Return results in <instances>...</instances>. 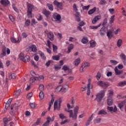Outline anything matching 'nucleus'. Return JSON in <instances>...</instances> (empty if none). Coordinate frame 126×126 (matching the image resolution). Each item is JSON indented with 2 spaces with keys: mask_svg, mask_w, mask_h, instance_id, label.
<instances>
[{
  "mask_svg": "<svg viewBox=\"0 0 126 126\" xmlns=\"http://www.w3.org/2000/svg\"><path fill=\"white\" fill-rule=\"evenodd\" d=\"M65 112L69 113V118L70 119H72V120H76L77 119V115L78 114V111H79V106H76L74 108V113L73 110L71 109H65Z\"/></svg>",
  "mask_w": 126,
  "mask_h": 126,
  "instance_id": "nucleus-1",
  "label": "nucleus"
},
{
  "mask_svg": "<svg viewBox=\"0 0 126 126\" xmlns=\"http://www.w3.org/2000/svg\"><path fill=\"white\" fill-rule=\"evenodd\" d=\"M105 90H101L99 93L96 94L95 100H96L98 103H100V102L102 101V99L104 98V96H105Z\"/></svg>",
  "mask_w": 126,
  "mask_h": 126,
  "instance_id": "nucleus-2",
  "label": "nucleus"
},
{
  "mask_svg": "<svg viewBox=\"0 0 126 126\" xmlns=\"http://www.w3.org/2000/svg\"><path fill=\"white\" fill-rule=\"evenodd\" d=\"M63 102V98H60L59 100H56L54 104V110H57L60 111L61 110V104Z\"/></svg>",
  "mask_w": 126,
  "mask_h": 126,
  "instance_id": "nucleus-3",
  "label": "nucleus"
},
{
  "mask_svg": "<svg viewBox=\"0 0 126 126\" xmlns=\"http://www.w3.org/2000/svg\"><path fill=\"white\" fill-rule=\"evenodd\" d=\"M34 8V5L32 4H28L27 16L29 18H32V9Z\"/></svg>",
  "mask_w": 126,
  "mask_h": 126,
  "instance_id": "nucleus-4",
  "label": "nucleus"
},
{
  "mask_svg": "<svg viewBox=\"0 0 126 126\" xmlns=\"http://www.w3.org/2000/svg\"><path fill=\"white\" fill-rule=\"evenodd\" d=\"M90 65V63L89 62H85L82 63L81 67L80 68V72H83L84 70L87 67H88Z\"/></svg>",
  "mask_w": 126,
  "mask_h": 126,
  "instance_id": "nucleus-5",
  "label": "nucleus"
},
{
  "mask_svg": "<svg viewBox=\"0 0 126 126\" xmlns=\"http://www.w3.org/2000/svg\"><path fill=\"white\" fill-rule=\"evenodd\" d=\"M62 19V16L59 14H54L52 16V21H60Z\"/></svg>",
  "mask_w": 126,
  "mask_h": 126,
  "instance_id": "nucleus-6",
  "label": "nucleus"
},
{
  "mask_svg": "<svg viewBox=\"0 0 126 126\" xmlns=\"http://www.w3.org/2000/svg\"><path fill=\"white\" fill-rule=\"evenodd\" d=\"M46 120V122L43 124V126H48L49 125H50V122H54L55 116H53L51 118V117H48Z\"/></svg>",
  "mask_w": 126,
  "mask_h": 126,
  "instance_id": "nucleus-7",
  "label": "nucleus"
},
{
  "mask_svg": "<svg viewBox=\"0 0 126 126\" xmlns=\"http://www.w3.org/2000/svg\"><path fill=\"white\" fill-rule=\"evenodd\" d=\"M53 4L58 7V8H59L60 9L62 10L63 9V3L60 2L58 1L57 0H55L53 2Z\"/></svg>",
  "mask_w": 126,
  "mask_h": 126,
  "instance_id": "nucleus-8",
  "label": "nucleus"
},
{
  "mask_svg": "<svg viewBox=\"0 0 126 126\" xmlns=\"http://www.w3.org/2000/svg\"><path fill=\"white\" fill-rule=\"evenodd\" d=\"M97 85H99V86H100L101 87H103V88H107V87H108V84L102 81H98L97 83Z\"/></svg>",
  "mask_w": 126,
  "mask_h": 126,
  "instance_id": "nucleus-9",
  "label": "nucleus"
},
{
  "mask_svg": "<svg viewBox=\"0 0 126 126\" xmlns=\"http://www.w3.org/2000/svg\"><path fill=\"white\" fill-rule=\"evenodd\" d=\"M107 110L109 111V112H113V113H116L118 111V108L116 106H115L114 107L107 106Z\"/></svg>",
  "mask_w": 126,
  "mask_h": 126,
  "instance_id": "nucleus-10",
  "label": "nucleus"
},
{
  "mask_svg": "<svg viewBox=\"0 0 126 126\" xmlns=\"http://www.w3.org/2000/svg\"><path fill=\"white\" fill-rule=\"evenodd\" d=\"M120 57L124 63V65H126V56L124 53L120 54Z\"/></svg>",
  "mask_w": 126,
  "mask_h": 126,
  "instance_id": "nucleus-11",
  "label": "nucleus"
},
{
  "mask_svg": "<svg viewBox=\"0 0 126 126\" xmlns=\"http://www.w3.org/2000/svg\"><path fill=\"white\" fill-rule=\"evenodd\" d=\"M11 41L12 43H14V44H18V43H20V41H21V37L18 36L17 40H16L15 38L11 37Z\"/></svg>",
  "mask_w": 126,
  "mask_h": 126,
  "instance_id": "nucleus-12",
  "label": "nucleus"
},
{
  "mask_svg": "<svg viewBox=\"0 0 126 126\" xmlns=\"http://www.w3.org/2000/svg\"><path fill=\"white\" fill-rule=\"evenodd\" d=\"M99 34L100 36H104L106 34V28L105 26L102 27L99 30Z\"/></svg>",
  "mask_w": 126,
  "mask_h": 126,
  "instance_id": "nucleus-13",
  "label": "nucleus"
},
{
  "mask_svg": "<svg viewBox=\"0 0 126 126\" xmlns=\"http://www.w3.org/2000/svg\"><path fill=\"white\" fill-rule=\"evenodd\" d=\"M47 37L50 40V41H54V38L55 36L54 35V33L52 32H49L47 34Z\"/></svg>",
  "mask_w": 126,
  "mask_h": 126,
  "instance_id": "nucleus-14",
  "label": "nucleus"
},
{
  "mask_svg": "<svg viewBox=\"0 0 126 126\" xmlns=\"http://www.w3.org/2000/svg\"><path fill=\"white\" fill-rule=\"evenodd\" d=\"M30 49H31V52H33V53H36L37 52V47L35 45L30 46Z\"/></svg>",
  "mask_w": 126,
  "mask_h": 126,
  "instance_id": "nucleus-15",
  "label": "nucleus"
},
{
  "mask_svg": "<svg viewBox=\"0 0 126 126\" xmlns=\"http://www.w3.org/2000/svg\"><path fill=\"white\" fill-rule=\"evenodd\" d=\"M99 19H101V16L98 15L95 16L92 21L93 24H95Z\"/></svg>",
  "mask_w": 126,
  "mask_h": 126,
  "instance_id": "nucleus-16",
  "label": "nucleus"
},
{
  "mask_svg": "<svg viewBox=\"0 0 126 126\" xmlns=\"http://www.w3.org/2000/svg\"><path fill=\"white\" fill-rule=\"evenodd\" d=\"M6 50V47H4L3 49L2 50V52L0 54V57L3 58V57H5L6 55V52H5Z\"/></svg>",
  "mask_w": 126,
  "mask_h": 126,
  "instance_id": "nucleus-17",
  "label": "nucleus"
},
{
  "mask_svg": "<svg viewBox=\"0 0 126 126\" xmlns=\"http://www.w3.org/2000/svg\"><path fill=\"white\" fill-rule=\"evenodd\" d=\"M12 101V99L10 98L8 99V100L7 101L5 105V109H8V107L9 106H10V104H11V102Z\"/></svg>",
  "mask_w": 126,
  "mask_h": 126,
  "instance_id": "nucleus-18",
  "label": "nucleus"
},
{
  "mask_svg": "<svg viewBox=\"0 0 126 126\" xmlns=\"http://www.w3.org/2000/svg\"><path fill=\"white\" fill-rule=\"evenodd\" d=\"M0 2L3 5H8L9 4V1L8 0H0Z\"/></svg>",
  "mask_w": 126,
  "mask_h": 126,
  "instance_id": "nucleus-19",
  "label": "nucleus"
},
{
  "mask_svg": "<svg viewBox=\"0 0 126 126\" xmlns=\"http://www.w3.org/2000/svg\"><path fill=\"white\" fill-rule=\"evenodd\" d=\"M126 104V101H123L118 104V107L120 109L121 111H123V108L124 107V106Z\"/></svg>",
  "mask_w": 126,
  "mask_h": 126,
  "instance_id": "nucleus-20",
  "label": "nucleus"
},
{
  "mask_svg": "<svg viewBox=\"0 0 126 126\" xmlns=\"http://www.w3.org/2000/svg\"><path fill=\"white\" fill-rule=\"evenodd\" d=\"M93 120V114L91 115V116L89 118V119L87 120V121L86 123V126H88L89 125H90V123H91V121Z\"/></svg>",
  "mask_w": 126,
  "mask_h": 126,
  "instance_id": "nucleus-21",
  "label": "nucleus"
},
{
  "mask_svg": "<svg viewBox=\"0 0 126 126\" xmlns=\"http://www.w3.org/2000/svg\"><path fill=\"white\" fill-rule=\"evenodd\" d=\"M107 102L108 106H112L113 105V98L112 97H108Z\"/></svg>",
  "mask_w": 126,
  "mask_h": 126,
  "instance_id": "nucleus-22",
  "label": "nucleus"
},
{
  "mask_svg": "<svg viewBox=\"0 0 126 126\" xmlns=\"http://www.w3.org/2000/svg\"><path fill=\"white\" fill-rule=\"evenodd\" d=\"M115 72L116 73V75H120V74H122L123 73V71L122 70H119L118 69L117 67H116L115 68Z\"/></svg>",
  "mask_w": 126,
  "mask_h": 126,
  "instance_id": "nucleus-23",
  "label": "nucleus"
},
{
  "mask_svg": "<svg viewBox=\"0 0 126 126\" xmlns=\"http://www.w3.org/2000/svg\"><path fill=\"white\" fill-rule=\"evenodd\" d=\"M97 9V7H94L93 9L89 10L88 13L89 14V15H91V14H93L95 11H96Z\"/></svg>",
  "mask_w": 126,
  "mask_h": 126,
  "instance_id": "nucleus-24",
  "label": "nucleus"
},
{
  "mask_svg": "<svg viewBox=\"0 0 126 126\" xmlns=\"http://www.w3.org/2000/svg\"><path fill=\"white\" fill-rule=\"evenodd\" d=\"M63 92H66L68 90V85H64L63 86H62Z\"/></svg>",
  "mask_w": 126,
  "mask_h": 126,
  "instance_id": "nucleus-25",
  "label": "nucleus"
},
{
  "mask_svg": "<svg viewBox=\"0 0 126 126\" xmlns=\"http://www.w3.org/2000/svg\"><path fill=\"white\" fill-rule=\"evenodd\" d=\"M101 24H99L97 26H90V29H93L94 30H95L96 29H98V28H99V27H100L101 26Z\"/></svg>",
  "mask_w": 126,
  "mask_h": 126,
  "instance_id": "nucleus-26",
  "label": "nucleus"
},
{
  "mask_svg": "<svg viewBox=\"0 0 126 126\" xmlns=\"http://www.w3.org/2000/svg\"><path fill=\"white\" fill-rule=\"evenodd\" d=\"M107 36L108 38H110V37H113V32H112V30H109L107 31Z\"/></svg>",
  "mask_w": 126,
  "mask_h": 126,
  "instance_id": "nucleus-27",
  "label": "nucleus"
},
{
  "mask_svg": "<svg viewBox=\"0 0 126 126\" xmlns=\"http://www.w3.org/2000/svg\"><path fill=\"white\" fill-rule=\"evenodd\" d=\"M47 5L49 10H51V11L54 10V6H53V4L47 3Z\"/></svg>",
  "mask_w": 126,
  "mask_h": 126,
  "instance_id": "nucleus-28",
  "label": "nucleus"
},
{
  "mask_svg": "<svg viewBox=\"0 0 126 126\" xmlns=\"http://www.w3.org/2000/svg\"><path fill=\"white\" fill-rule=\"evenodd\" d=\"M79 63H80V58H77L74 62V65L77 66V65H78V64H79Z\"/></svg>",
  "mask_w": 126,
  "mask_h": 126,
  "instance_id": "nucleus-29",
  "label": "nucleus"
},
{
  "mask_svg": "<svg viewBox=\"0 0 126 126\" xmlns=\"http://www.w3.org/2000/svg\"><path fill=\"white\" fill-rule=\"evenodd\" d=\"M82 43L83 44H87L88 43V39H87V37L84 36L81 40Z\"/></svg>",
  "mask_w": 126,
  "mask_h": 126,
  "instance_id": "nucleus-30",
  "label": "nucleus"
},
{
  "mask_svg": "<svg viewBox=\"0 0 126 126\" xmlns=\"http://www.w3.org/2000/svg\"><path fill=\"white\" fill-rule=\"evenodd\" d=\"M41 123V119L38 118L36 120V122L34 123L33 124H32V126H39L40 125V123Z\"/></svg>",
  "mask_w": 126,
  "mask_h": 126,
  "instance_id": "nucleus-31",
  "label": "nucleus"
},
{
  "mask_svg": "<svg viewBox=\"0 0 126 126\" xmlns=\"http://www.w3.org/2000/svg\"><path fill=\"white\" fill-rule=\"evenodd\" d=\"M43 13L45 15V16H46V17H49L50 15V12L46 9L43 10Z\"/></svg>",
  "mask_w": 126,
  "mask_h": 126,
  "instance_id": "nucleus-32",
  "label": "nucleus"
},
{
  "mask_svg": "<svg viewBox=\"0 0 126 126\" xmlns=\"http://www.w3.org/2000/svg\"><path fill=\"white\" fill-rule=\"evenodd\" d=\"M91 48H94L96 46V42L94 40H92L90 42Z\"/></svg>",
  "mask_w": 126,
  "mask_h": 126,
  "instance_id": "nucleus-33",
  "label": "nucleus"
},
{
  "mask_svg": "<svg viewBox=\"0 0 126 126\" xmlns=\"http://www.w3.org/2000/svg\"><path fill=\"white\" fill-rule=\"evenodd\" d=\"M72 49H73V44H71L69 45V46L68 47V51H67V53L69 54V53H70L71 50H72Z\"/></svg>",
  "mask_w": 126,
  "mask_h": 126,
  "instance_id": "nucleus-34",
  "label": "nucleus"
},
{
  "mask_svg": "<svg viewBox=\"0 0 126 126\" xmlns=\"http://www.w3.org/2000/svg\"><path fill=\"white\" fill-rule=\"evenodd\" d=\"M114 21H115V15H113L109 19L110 24H112V23H114Z\"/></svg>",
  "mask_w": 126,
  "mask_h": 126,
  "instance_id": "nucleus-35",
  "label": "nucleus"
},
{
  "mask_svg": "<svg viewBox=\"0 0 126 126\" xmlns=\"http://www.w3.org/2000/svg\"><path fill=\"white\" fill-rule=\"evenodd\" d=\"M83 10H88L89 9V7H90V5H88L87 6H84L83 4L81 5Z\"/></svg>",
  "mask_w": 126,
  "mask_h": 126,
  "instance_id": "nucleus-36",
  "label": "nucleus"
},
{
  "mask_svg": "<svg viewBox=\"0 0 126 126\" xmlns=\"http://www.w3.org/2000/svg\"><path fill=\"white\" fill-rule=\"evenodd\" d=\"M39 96L40 100H43V99H44V96H45V94H44V93L43 92H40L39 94Z\"/></svg>",
  "mask_w": 126,
  "mask_h": 126,
  "instance_id": "nucleus-37",
  "label": "nucleus"
},
{
  "mask_svg": "<svg viewBox=\"0 0 126 126\" xmlns=\"http://www.w3.org/2000/svg\"><path fill=\"white\" fill-rule=\"evenodd\" d=\"M98 115H107V112L104 110H101L98 112Z\"/></svg>",
  "mask_w": 126,
  "mask_h": 126,
  "instance_id": "nucleus-38",
  "label": "nucleus"
},
{
  "mask_svg": "<svg viewBox=\"0 0 126 126\" xmlns=\"http://www.w3.org/2000/svg\"><path fill=\"white\" fill-rule=\"evenodd\" d=\"M30 61V57L29 56L27 55L25 57H24V62L26 63L27 62H29Z\"/></svg>",
  "mask_w": 126,
  "mask_h": 126,
  "instance_id": "nucleus-39",
  "label": "nucleus"
},
{
  "mask_svg": "<svg viewBox=\"0 0 126 126\" xmlns=\"http://www.w3.org/2000/svg\"><path fill=\"white\" fill-rule=\"evenodd\" d=\"M123 43V40L121 39H118L117 41V46L120 48L121 46H122V44Z\"/></svg>",
  "mask_w": 126,
  "mask_h": 126,
  "instance_id": "nucleus-40",
  "label": "nucleus"
},
{
  "mask_svg": "<svg viewBox=\"0 0 126 126\" xmlns=\"http://www.w3.org/2000/svg\"><path fill=\"white\" fill-rule=\"evenodd\" d=\"M101 118H96L94 120V124H99V123H101Z\"/></svg>",
  "mask_w": 126,
  "mask_h": 126,
  "instance_id": "nucleus-41",
  "label": "nucleus"
},
{
  "mask_svg": "<svg viewBox=\"0 0 126 126\" xmlns=\"http://www.w3.org/2000/svg\"><path fill=\"white\" fill-rule=\"evenodd\" d=\"M108 93H109L108 97L112 98V96H113V95H114V91L113 90H109Z\"/></svg>",
  "mask_w": 126,
  "mask_h": 126,
  "instance_id": "nucleus-42",
  "label": "nucleus"
},
{
  "mask_svg": "<svg viewBox=\"0 0 126 126\" xmlns=\"http://www.w3.org/2000/svg\"><path fill=\"white\" fill-rule=\"evenodd\" d=\"M39 89L40 92H43V91H44V85H43V84L39 85Z\"/></svg>",
  "mask_w": 126,
  "mask_h": 126,
  "instance_id": "nucleus-43",
  "label": "nucleus"
},
{
  "mask_svg": "<svg viewBox=\"0 0 126 126\" xmlns=\"http://www.w3.org/2000/svg\"><path fill=\"white\" fill-rule=\"evenodd\" d=\"M31 23V22L30 21V20H27L25 23V27H27L28 26H29L30 25V24Z\"/></svg>",
  "mask_w": 126,
  "mask_h": 126,
  "instance_id": "nucleus-44",
  "label": "nucleus"
},
{
  "mask_svg": "<svg viewBox=\"0 0 126 126\" xmlns=\"http://www.w3.org/2000/svg\"><path fill=\"white\" fill-rule=\"evenodd\" d=\"M51 96H52V99L51 100V102L49 103V105H53V104H54V102L55 101V97H54V95L51 94Z\"/></svg>",
  "mask_w": 126,
  "mask_h": 126,
  "instance_id": "nucleus-45",
  "label": "nucleus"
},
{
  "mask_svg": "<svg viewBox=\"0 0 126 126\" xmlns=\"http://www.w3.org/2000/svg\"><path fill=\"white\" fill-rule=\"evenodd\" d=\"M39 55L40 56V57H41L42 59H43V60H46V57L45 56V54H44V53H43V52L39 51Z\"/></svg>",
  "mask_w": 126,
  "mask_h": 126,
  "instance_id": "nucleus-46",
  "label": "nucleus"
},
{
  "mask_svg": "<svg viewBox=\"0 0 126 126\" xmlns=\"http://www.w3.org/2000/svg\"><path fill=\"white\" fill-rule=\"evenodd\" d=\"M52 59L54 61H59L60 60V56L59 55L54 56L52 57Z\"/></svg>",
  "mask_w": 126,
  "mask_h": 126,
  "instance_id": "nucleus-47",
  "label": "nucleus"
},
{
  "mask_svg": "<svg viewBox=\"0 0 126 126\" xmlns=\"http://www.w3.org/2000/svg\"><path fill=\"white\" fill-rule=\"evenodd\" d=\"M38 79H39L38 77H33V78H31L30 80L31 81H32V82H35V81L38 80Z\"/></svg>",
  "mask_w": 126,
  "mask_h": 126,
  "instance_id": "nucleus-48",
  "label": "nucleus"
},
{
  "mask_svg": "<svg viewBox=\"0 0 126 126\" xmlns=\"http://www.w3.org/2000/svg\"><path fill=\"white\" fill-rule=\"evenodd\" d=\"M125 85H126V81H124L123 82H121L119 83V86L121 87L125 86Z\"/></svg>",
  "mask_w": 126,
  "mask_h": 126,
  "instance_id": "nucleus-49",
  "label": "nucleus"
},
{
  "mask_svg": "<svg viewBox=\"0 0 126 126\" xmlns=\"http://www.w3.org/2000/svg\"><path fill=\"white\" fill-rule=\"evenodd\" d=\"M19 59L22 62H24V55L22 53L20 54Z\"/></svg>",
  "mask_w": 126,
  "mask_h": 126,
  "instance_id": "nucleus-50",
  "label": "nucleus"
},
{
  "mask_svg": "<svg viewBox=\"0 0 126 126\" xmlns=\"http://www.w3.org/2000/svg\"><path fill=\"white\" fill-rule=\"evenodd\" d=\"M110 62L111 63H112V64H114V65H116V64H118V62L115 60H111L110 61Z\"/></svg>",
  "mask_w": 126,
  "mask_h": 126,
  "instance_id": "nucleus-51",
  "label": "nucleus"
},
{
  "mask_svg": "<svg viewBox=\"0 0 126 126\" xmlns=\"http://www.w3.org/2000/svg\"><path fill=\"white\" fill-rule=\"evenodd\" d=\"M11 120H12V119L10 118V120H8V119L6 118H3V122L4 124H7V123H8V122H9V121H11Z\"/></svg>",
  "mask_w": 126,
  "mask_h": 126,
  "instance_id": "nucleus-52",
  "label": "nucleus"
},
{
  "mask_svg": "<svg viewBox=\"0 0 126 126\" xmlns=\"http://www.w3.org/2000/svg\"><path fill=\"white\" fill-rule=\"evenodd\" d=\"M73 10L75 12H76V11H77V10H78V9H77V6H76V4L74 3L73 5Z\"/></svg>",
  "mask_w": 126,
  "mask_h": 126,
  "instance_id": "nucleus-53",
  "label": "nucleus"
},
{
  "mask_svg": "<svg viewBox=\"0 0 126 126\" xmlns=\"http://www.w3.org/2000/svg\"><path fill=\"white\" fill-rule=\"evenodd\" d=\"M59 118H60V119H61V120H63V119L66 118V117L63 113H61L59 115Z\"/></svg>",
  "mask_w": 126,
  "mask_h": 126,
  "instance_id": "nucleus-54",
  "label": "nucleus"
},
{
  "mask_svg": "<svg viewBox=\"0 0 126 126\" xmlns=\"http://www.w3.org/2000/svg\"><path fill=\"white\" fill-rule=\"evenodd\" d=\"M96 79L97 80H99V79H100V78H101V73L100 72H98L95 76Z\"/></svg>",
  "mask_w": 126,
  "mask_h": 126,
  "instance_id": "nucleus-55",
  "label": "nucleus"
},
{
  "mask_svg": "<svg viewBox=\"0 0 126 126\" xmlns=\"http://www.w3.org/2000/svg\"><path fill=\"white\" fill-rule=\"evenodd\" d=\"M107 23H108V20H107V18H105L103 20V22L102 24V26H104L105 25H106V24H107Z\"/></svg>",
  "mask_w": 126,
  "mask_h": 126,
  "instance_id": "nucleus-56",
  "label": "nucleus"
},
{
  "mask_svg": "<svg viewBox=\"0 0 126 126\" xmlns=\"http://www.w3.org/2000/svg\"><path fill=\"white\" fill-rule=\"evenodd\" d=\"M30 106L31 107H32V109H34V108L36 107V104L34 102L31 103L30 104Z\"/></svg>",
  "mask_w": 126,
  "mask_h": 126,
  "instance_id": "nucleus-57",
  "label": "nucleus"
},
{
  "mask_svg": "<svg viewBox=\"0 0 126 126\" xmlns=\"http://www.w3.org/2000/svg\"><path fill=\"white\" fill-rule=\"evenodd\" d=\"M34 61H36V62H38V61H39V56L35 54L34 57Z\"/></svg>",
  "mask_w": 126,
  "mask_h": 126,
  "instance_id": "nucleus-58",
  "label": "nucleus"
},
{
  "mask_svg": "<svg viewBox=\"0 0 126 126\" xmlns=\"http://www.w3.org/2000/svg\"><path fill=\"white\" fill-rule=\"evenodd\" d=\"M32 95H33V93H32V92L30 93L27 95V98H28V99H30V98H31V97H32Z\"/></svg>",
  "mask_w": 126,
  "mask_h": 126,
  "instance_id": "nucleus-59",
  "label": "nucleus"
},
{
  "mask_svg": "<svg viewBox=\"0 0 126 126\" xmlns=\"http://www.w3.org/2000/svg\"><path fill=\"white\" fill-rule=\"evenodd\" d=\"M38 18H37L38 21H41L43 19V17L41 15V14H38L37 16Z\"/></svg>",
  "mask_w": 126,
  "mask_h": 126,
  "instance_id": "nucleus-60",
  "label": "nucleus"
},
{
  "mask_svg": "<svg viewBox=\"0 0 126 126\" xmlns=\"http://www.w3.org/2000/svg\"><path fill=\"white\" fill-rule=\"evenodd\" d=\"M62 88L61 86L57 87L56 88V91H57L58 92H60V91H62Z\"/></svg>",
  "mask_w": 126,
  "mask_h": 126,
  "instance_id": "nucleus-61",
  "label": "nucleus"
},
{
  "mask_svg": "<svg viewBox=\"0 0 126 126\" xmlns=\"http://www.w3.org/2000/svg\"><path fill=\"white\" fill-rule=\"evenodd\" d=\"M62 69L64 71H66V70H68V67L66 66V65H64L63 66Z\"/></svg>",
  "mask_w": 126,
  "mask_h": 126,
  "instance_id": "nucleus-62",
  "label": "nucleus"
},
{
  "mask_svg": "<svg viewBox=\"0 0 126 126\" xmlns=\"http://www.w3.org/2000/svg\"><path fill=\"white\" fill-rule=\"evenodd\" d=\"M9 18L10 20H11V21H12V22H14V21L15 20V19H14V17H13V16H9Z\"/></svg>",
  "mask_w": 126,
  "mask_h": 126,
  "instance_id": "nucleus-63",
  "label": "nucleus"
},
{
  "mask_svg": "<svg viewBox=\"0 0 126 126\" xmlns=\"http://www.w3.org/2000/svg\"><path fill=\"white\" fill-rule=\"evenodd\" d=\"M87 87L88 89H92V88H93V85L91 84H88Z\"/></svg>",
  "mask_w": 126,
  "mask_h": 126,
  "instance_id": "nucleus-64",
  "label": "nucleus"
}]
</instances>
